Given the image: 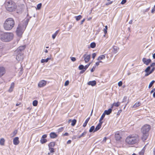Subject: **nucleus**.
I'll list each match as a JSON object with an SVG mask.
<instances>
[{
  "label": "nucleus",
  "instance_id": "nucleus-1",
  "mask_svg": "<svg viewBox=\"0 0 155 155\" xmlns=\"http://www.w3.org/2000/svg\"><path fill=\"white\" fill-rule=\"evenodd\" d=\"M29 20V19L27 18L18 25L16 31V34L19 37L22 36L28 25Z\"/></svg>",
  "mask_w": 155,
  "mask_h": 155
},
{
  "label": "nucleus",
  "instance_id": "nucleus-2",
  "mask_svg": "<svg viewBox=\"0 0 155 155\" xmlns=\"http://www.w3.org/2000/svg\"><path fill=\"white\" fill-rule=\"evenodd\" d=\"M15 22L12 18L7 19L5 21L4 27L5 29L6 30H9L11 29L14 26Z\"/></svg>",
  "mask_w": 155,
  "mask_h": 155
},
{
  "label": "nucleus",
  "instance_id": "nucleus-3",
  "mask_svg": "<svg viewBox=\"0 0 155 155\" xmlns=\"http://www.w3.org/2000/svg\"><path fill=\"white\" fill-rule=\"evenodd\" d=\"M138 138L137 136L130 135L127 136L125 139V142L127 144L133 145L137 143Z\"/></svg>",
  "mask_w": 155,
  "mask_h": 155
},
{
  "label": "nucleus",
  "instance_id": "nucleus-4",
  "mask_svg": "<svg viewBox=\"0 0 155 155\" xmlns=\"http://www.w3.org/2000/svg\"><path fill=\"white\" fill-rule=\"evenodd\" d=\"M13 37V34L12 33H2L0 36L1 40L4 41H8L12 40Z\"/></svg>",
  "mask_w": 155,
  "mask_h": 155
},
{
  "label": "nucleus",
  "instance_id": "nucleus-5",
  "mask_svg": "<svg viewBox=\"0 0 155 155\" xmlns=\"http://www.w3.org/2000/svg\"><path fill=\"white\" fill-rule=\"evenodd\" d=\"M5 7L8 11L9 12H13L16 8V6L15 2L11 1L6 3Z\"/></svg>",
  "mask_w": 155,
  "mask_h": 155
},
{
  "label": "nucleus",
  "instance_id": "nucleus-6",
  "mask_svg": "<svg viewBox=\"0 0 155 155\" xmlns=\"http://www.w3.org/2000/svg\"><path fill=\"white\" fill-rule=\"evenodd\" d=\"M151 127L150 125L146 124L144 125L141 128V132L143 134H148L150 129Z\"/></svg>",
  "mask_w": 155,
  "mask_h": 155
},
{
  "label": "nucleus",
  "instance_id": "nucleus-7",
  "mask_svg": "<svg viewBox=\"0 0 155 155\" xmlns=\"http://www.w3.org/2000/svg\"><path fill=\"white\" fill-rule=\"evenodd\" d=\"M150 69V67H148L145 70L144 72L146 73L144 75L145 77L147 76L152 73L155 70V67H153L151 70Z\"/></svg>",
  "mask_w": 155,
  "mask_h": 155
},
{
  "label": "nucleus",
  "instance_id": "nucleus-8",
  "mask_svg": "<svg viewBox=\"0 0 155 155\" xmlns=\"http://www.w3.org/2000/svg\"><path fill=\"white\" fill-rule=\"evenodd\" d=\"M47 84V81L42 80L40 81L38 84V87H42L45 86Z\"/></svg>",
  "mask_w": 155,
  "mask_h": 155
},
{
  "label": "nucleus",
  "instance_id": "nucleus-9",
  "mask_svg": "<svg viewBox=\"0 0 155 155\" xmlns=\"http://www.w3.org/2000/svg\"><path fill=\"white\" fill-rule=\"evenodd\" d=\"M83 57L85 62L86 63L89 61L91 58V55L90 54L87 55L85 54L84 55Z\"/></svg>",
  "mask_w": 155,
  "mask_h": 155
},
{
  "label": "nucleus",
  "instance_id": "nucleus-10",
  "mask_svg": "<svg viewBox=\"0 0 155 155\" xmlns=\"http://www.w3.org/2000/svg\"><path fill=\"white\" fill-rule=\"evenodd\" d=\"M142 61L144 64L147 65L151 62V60L150 59H147L146 58H143Z\"/></svg>",
  "mask_w": 155,
  "mask_h": 155
},
{
  "label": "nucleus",
  "instance_id": "nucleus-11",
  "mask_svg": "<svg viewBox=\"0 0 155 155\" xmlns=\"http://www.w3.org/2000/svg\"><path fill=\"white\" fill-rule=\"evenodd\" d=\"M5 69L3 67H0V77L3 75L5 73Z\"/></svg>",
  "mask_w": 155,
  "mask_h": 155
},
{
  "label": "nucleus",
  "instance_id": "nucleus-12",
  "mask_svg": "<svg viewBox=\"0 0 155 155\" xmlns=\"http://www.w3.org/2000/svg\"><path fill=\"white\" fill-rule=\"evenodd\" d=\"M23 54L21 53L18 54L16 56V59L19 61L23 60Z\"/></svg>",
  "mask_w": 155,
  "mask_h": 155
},
{
  "label": "nucleus",
  "instance_id": "nucleus-13",
  "mask_svg": "<svg viewBox=\"0 0 155 155\" xmlns=\"http://www.w3.org/2000/svg\"><path fill=\"white\" fill-rule=\"evenodd\" d=\"M119 132L117 131L115 133V138L117 140H120L121 138V136Z\"/></svg>",
  "mask_w": 155,
  "mask_h": 155
},
{
  "label": "nucleus",
  "instance_id": "nucleus-14",
  "mask_svg": "<svg viewBox=\"0 0 155 155\" xmlns=\"http://www.w3.org/2000/svg\"><path fill=\"white\" fill-rule=\"evenodd\" d=\"M19 138L18 137H16L14 138L13 140V143L15 145H18L19 143Z\"/></svg>",
  "mask_w": 155,
  "mask_h": 155
},
{
  "label": "nucleus",
  "instance_id": "nucleus-15",
  "mask_svg": "<svg viewBox=\"0 0 155 155\" xmlns=\"http://www.w3.org/2000/svg\"><path fill=\"white\" fill-rule=\"evenodd\" d=\"M102 122H100L98 124L96 128H95L94 132H95L99 130L101 128L102 125Z\"/></svg>",
  "mask_w": 155,
  "mask_h": 155
},
{
  "label": "nucleus",
  "instance_id": "nucleus-16",
  "mask_svg": "<svg viewBox=\"0 0 155 155\" xmlns=\"http://www.w3.org/2000/svg\"><path fill=\"white\" fill-rule=\"evenodd\" d=\"M15 87V83L12 82L11 83L10 88L8 90V91L9 92H12L14 88Z\"/></svg>",
  "mask_w": 155,
  "mask_h": 155
},
{
  "label": "nucleus",
  "instance_id": "nucleus-17",
  "mask_svg": "<svg viewBox=\"0 0 155 155\" xmlns=\"http://www.w3.org/2000/svg\"><path fill=\"white\" fill-rule=\"evenodd\" d=\"M148 136V134H143V135L141 137L142 140L143 141H144L146 140L147 139Z\"/></svg>",
  "mask_w": 155,
  "mask_h": 155
},
{
  "label": "nucleus",
  "instance_id": "nucleus-18",
  "mask_svg": "<svg viewBox=\"0 0 155 155\" xmlns=\"http://www.w3.org/2000/svg\"><path fill=\"white\" fill-rule=\"evenodd\" d=\"M112 109H109L107 110H106L104 111V113L105 115H108L110 114L112 112Z\"/></svg>",
  "mask_w": 155,
  "mask_h": 155
},
{
  "label": "nucleus",
  "instance_id": "nucleus-19",
  "mask_svg": "<svg viewBox=\"0 0 155 155\" xmlns=\"http://www.w3.org/2000/svg\"><path fill=\"white\" fill-rule=\"evenodd\" d=\"M96 81H93L88 82V84L89 85H91L92 86H94L96 85Z\"/></svg>",
  "mask_w": 155,
  "mask_h": 155
},
{
  "label": "nucleus",
  "instance_id": "nucleus-20",
  "mask_svg": "<svg viewBox=\"0 0 155 155\" xmlns=\"http://www.w3.org/2000/svg\"><path fill=\"white\" fill-rule=\"evenodd\" d=\"M50 137L51 138H56L57 137V135L54 132H52L50 134Z\"/></svg>",
  "mask_w": 155,
  "mask_h": 155
},
{
  "label": "nucleus",
  "instance_id": "nucleus-21",
  "mask_svg": "<svg viewBox=\"0 0 155 155\" xmlns=\"http://www.w3.org/2000/svg\"><path fill=\"white\" fill-rule=\"evenodd\" d=\"M140 105V102H137L135 103L133 106L132 107L134 108L137 107Z\"/></svg>",
  "mask_w": 155,
  "mask_h": 155
},
{
  "label": "nucleus",
  "instance_id": "nucleus-22",
  "mask_svg": "<svg viewBox=\"0 0 155 155\" xmlns=\"http://www.w3.org/2000/svg\"><path fill=\"white\" fill-rule=\"evenodd\" d=\"M51 59L50 58H47L46 59H42L41 60V63H44L45 62H47L49 60Z\"/></svg>",
  "mask_w": 155,
  "mask_h": 155
},
{
  "label": "nucleus",
  "instance_id": "nucleus-23",
  "mask_svg": "<svg viewBox=\"0 0 155 155\" xmlns=\"http://www.w3.org/2000/svg\"><path fill=\"white\" fill-rule=\"evenodd\" d=\"M55 143L54 142H51L49 143L48 144L49 148H53L55 146Z\"/></svg>",
  "mask_w": 155,
  "mask_h": 155
},
{
  "label": "nucleus",
  "instance_id": "nucleus-24",
  "mask_svg": "<svg viewBox=\"0 0 155 155\" xmlns=\"http://www.w3.org/2000/svg\"><path fill=\"white\" fill-rule=\"evenodd\" d=\"M25 46H22L19 47V48H18L17 49V51H22L25 49Z\"/></svg>",
  "mask_w": 155,
  "mask_h": 155
},
{
  "label": "nucleus",
  "instance_id": "nucleus-25",
  "mask_svg": "<svg viewBox=\"0 0 155 155\" xmlns=\"http://www.w3.org/2000/svg\"><path fill=\"white\" fill-rule=\"evenodd\" d=\"M120 103L119 102L114 103L112 105V107L114 106L116 107H118L120 105Z\"/></svg>",
  "mask_w": 155,
  "mask_h": 155
},
{
  "label": "nucleus",
  "instance_id": "nucleus-26",
  "mask_svg": "<svg viewBox=\"0 0 155 155\" xmlns=\"http://www.w3.org/2000/svg\"><path fill=\"white\" fill-rule=\"evenodd\" d=\"M105 58V56L104 55H102L100 56L97 58V60L98 61H101L103 59H104Z\"/></svg>",
  "mask_w": 155,
  "mask_h": 155
},
{
  "label": "nucleus",
  "instance_id": "nucleus-27",
  "mask_svg": "<svg viewBox=\"0 0 155 155\" xmlns=\"http://www.w3.org/2000/svg\"><path fill=\"white\" fill-rule=\"evenodd\" d=\"M5 140L3 138H2L0 140V144L1 145L3 146L4 145Z\"/></svg>",
  "mask_w": 155,
  "mask_h": 155
},
{
  "label": "nucleus",
  "instance_id": "nucleus-28",
  "mask_svg": "<svg viewBox=\"0 0 155 155\" xmlns=\"http://www.w3.org/2000/svg\"><path fill=\"white\" fill-rule=\"evenodd\" d=\"M59 32L58 30L55 33L52 35V38L54 39L55 38L56 36L57 35Z\"/></svg>",
  "mask_w": 155,
  "mask_h": 155
},
{
  "label": "nucleus",
  "instance_id": "nucleus-29",
  "mask_svg": "<svg viewBox=\"0 0 155 155\" xmlns=\"http://www.w3.org/2000/svg\"><path fill=\"white\" fill-rule=\"evenodd\" d=\"M118 49V48H117L116 47L114 46L113 47V52L114 54H116L117 52V50Z\"/></svg>",
  "mask_w": 155,
  "mask_h": 155
},
{
  "label": "nucleus",
  "instance_id": "nucleus-30",
  "mask_svg": "<svg viewBox=\"0 0 155 155\" xmlns=\"http://www.w3.org/2000/svg\"><path fill=\"white\" fill-rule=\"evenodd\" d=\"M49 150L50 152H49L48 153V155H49L50 154V153H53L54 152V149L53 148H49Z\"/></svg>",
  "mask_w": 155,
  "mask_h": 155
},
{
  "label": "nucleus",
  "instance_id": "nucleus-31",
  "mask_svg": "<svg viewBox=\"0 0 155 155\" xmlns=\"http://www.w3.org/2000/svg\"><path fill=\"white\" fill-rule=\"evenodd\" d=\"M74 18L77 21H78L82 18V16L81 15H79L78 16H75Z\"/></svg>",
  "mask_w": 155,
  "mask_h": 155
},
{
  "label": "nucleus",
  "instance_id": "nucleus-32",
  "mask_svg": "<svg viewBox=\"0 0 155 155\" xmlns=\"http://www.w3.org/2000/svg\"><path fill=\"white\" fill-rule=\"evenodd\" d=\"M47 141V140L45 139H43L41 138V139L40 140V142L42 143L43 144L45 143Z\"/></svg>",
  "mask_w": 155,
  "mask_h": 155
},
{
  "label": "nucleus",
  "instance_id": "nucleus-33",
  "mask_svg": "<svg viewBox=\"0 0 155 155\" xmlns=\"http://www.w3.org/2000/svg\"><path fill=\"white\" fill-rule=\"evenodd\" d=\"M105 116V114L103 113L99 120V122H102L103 123V122L102 121V120H103V119L104 118Z\"/></svg>",
  "mask_w": 155,
  "mask_h": 155
},
{
  "label": "nucleus",
  "instance_id": "nucleus-34",
  "mask_svg": "<svg viewBox=\"0 0 155 155\" xmlns=\"http://www.w3.org/2000/svg\"><path fill=\"white\" fill-rule=\"evenodd\" d=\"M96 46V44L94 42H92L90 44V47L92 48H94Z\"/></svg>",
  "mask_w": 155,
  "mask_h": 155
},
{
  "label": "nucleus",
  "instance_id": "nucleus-35",
  "mask_svg": "<svg viewBox=\"0 0 155 155\" xmlns=\"http://www.w3.org/2000/svg\"><path fill=\"white\" fill-rule=\"evenodd\" d=\"M154 82H155V81L154 80L152 81L150 83V84L149 85L148 88H150L153 85V84H154Z\"/></svg>",
  "mask_w": 155,
  "mask_h": 155
},
{
  "label": "nucleus",
  "instance_id": "nucleus-36",
  "mask_svg": "<svg viewBox=\"0 0 155 155\" xmlns=\"http://www.w3.org/2000/svg\"><path fill=\"white\" fill-rule=\"evenodd\" d=\"M145 148L144 147L141 151L140 152V155H143L145 152Z\"/></svg>",
  "mask_w": 155,
  "mask_h": 155
},
{
  "label": "nucleus",
  "instance_id": "nucleus-37",
  "mask_svg": "<svg viewBox=\"0 0 155 155\" xmlns=\"http://www.w3.org/2000/svg\"><path fill=\"white\" fill-rule=\"evenodd\" d=\"M95 127L94 126H92L90 128V129L89 130V131L90 132H91L93 131H94V129H95Z\"/></svg>",
  "mask_w": 155,
  "mask_h": 155
},
{
  "label": "nucleus",
  "instance_id": "nucleus-38",
  "mask_svg": "<svg viewBox=\"0 0 155 155\" xmlns=\"http://www.w3.org/2000/svg\"><path fill=\"white\" fill-rule=\"evenodd\" d=\"M76 122V120L75 119H74L72 121L71 124V126H74L75 125Z\"/></svg>",
  "mask_w": 155,
  "mask_h": 155
},
{
  "label": "nucleus",
  "instance_id": "nucleus-39",
  "mask_svg": "<svg viewBox=\"0 0 155 155\" xmlns=\"http://www.w3.org/2000/svg\"><path fill=\"white\" fill-rule=\"evenodd\" d=\"M38 101L36 100H35L33 101L32 104L34 106H37L38 104Z\"/></svg>",
  "mask_w": 155,
  "mask_h": 155
},
{
  "label": "nucleus",
  "instance_id": "nucleus-40",
  "mask_svg": "<svg viewBox=\"0 0 155 155\" xmlns=\"http://www.w3.org/2000/svg\"><path fill=\"white\" fill-rule=\"evenodd\" d=\"M107 26L106 25L105 27V28L104 29L103 31L104 34H106L107 32Z\"/></svg>",
  "mask_w": 155,
  "mask_h": 155
},
{
  "label": "nucleus",
  "instance_id": "nucleus-41",
  "mask_svg": "<svg viewBox=\"0 0 155 155\" xmlns=\"http://www.w3.org/2000/svg\"><path fill=\"white\" fill-rule=\"evenodd\" d=\"M78 68L80 70L84 69V66L83 65H80Z\"/></svg>",
  "mask_w": 155,
  "mask_h": 155
},
{
  "label": "nucleus",
  "instance_id": "nucleus-42",
  "mask_svg": "<svg viewBox=\"0 0 155 155\" xmlns=\"http://www.w3.org/2000/svg\"><path fill=\"white\" fill-rule=\"evenodd\" d=\"M41 6V4L40 3L39 4H38L37 6V9H40Z\"/></svg>",
  "mask_w": 155,
  "mask_h": 155
},
{
  "label": "nucleus",
  "instance_id": "nucleus-43",
  "mask_svg": "<svg viewBox=\"0 0 155 155\" xmlns=\"http://www.w3.org/2000/svg\"><path fill=\"white\" fill-rule=\"evenodd\" d=\"M17 130H15L13 133L12 134H11V135H12V137H14V136H15L16 135V134L17 133Z\"/></svg>",
  "mask_w": 155,
  "mask_h": 155
},
{
  "label": "nucleus",
  "instance_id": "nucleus-44",
  "mask_svg": "<svg viewBox=\"0 0 155 155\" xmlns=\"http://www.w3.org/2000/svg\"><path fill=\"white\" fill-rule=\"evenodd\" d=\"M155 63L154 62H153V63H152L150 66H149V67H150V68L151 67H155Z\"/></svg>",
  "mask_w": 155,
  "mask_h": 155
},
{
  "label": "nucleus",
  "instance_id": "nucleus-45",
  "mask_svg": "<svg viewBox=\"0 0 155 155\" xmlns=\"http://www.w3.org/2000/svg\"><path fill=\"white\" fill-rule=\"evenodd\" d=\"M90 64L91 63H89V64L86 65L84 67V69L85 70H86L87 69V68L88 67Z\"/></svg>",
  "mask_w": 155,
  "mask_h": 155
},
{
  "label": "nucleus",
  "instance_id": "nucleus-46",
  "mask_svg": "<svg viewBox=\"0 0 155 155\" xmlns=\"http://www.w3.org/2000/svg\"><path fill=\"white\" fill-rule=\"evenodd\" d=\"M127 97L125 96L124 97L122 102H125L127 99Z\"/></svg>",
  "mask_w": 155,
  "mask_h": 155
},
{
  "label": "nucleus",
  "instance_id": "nucleus-47",
  "mask_svg": "<svg viewBox=\"0 0 155 155\" xmlns=\"http://www.w3.org/2000/svg\"><path fill=\"white\" fill-rule=\"evenodd\" d=\"M69 84V82L68 81H66L64 83V86H67Z\"/></svg>",
  "mask_w": 155,
  "mask_h": 155
},
{
  "label": "nucleus",
  "instance_id": "nucleus-48",
  "mask_svg": "<svg viewBox=\"0 0 155 155\" xmlns=\"http://www.w3.org/2000/svg\"><path fill=\"white\" fill-rule=\"evenodd\" d=\"M87 123H88V122L87 121H86L85 120V122L84 123V124H83V127H85L86 126Z\"/></svg>",
  "mask_w": 155,
  "mask_h": 155
},
{
  "label": "nucleus",
  "instance_id": "nucleus-49",
  "mask_svg": "<svg viewBox=\"0 0 155 155\" xmlns=\"http://www.w3.org/2000/svg\"><path fill=\"white\" fill-rule=\"evenodd\" d=\"M112 2H113V1H109V2H107L106 3V5H109L111 4Z\"/></svg>",
  "mask_w": 155,
  "mask_h": 155
},
{
  "label": "nucleus",
  "instance_id": "nucleus-50",
  "mask_svg": "<svg viewBox=\"0 0 155 155\" xmlns=\"http://www.w3.org/2000/svg\"><path fill=\"white\" fill-rule=\"evenodd\" d=\"M86 132H84L83 133H82L81 134V137H84L86 134Z\"/></svg>",
  "mask_w": 155,
  "mask_h": 155
},
{
  "label": "nucleus",
  "instance_id": "nucleus-51",
  "mask_svg": "<svg viewBox=\"0 0 155 155\" xmlns=\"http://www.w3.org/2000/svg\"><path fill=\"white\" fill-rule=\"evenodd\" d=\"M118 84L119 86H121L122 85V82L121 81H120L118 83Z\"/></svg>",
  "mask_w": 155,
  "mask_h": 155
},
{
  "label": "nucleus",
  "instance_id": "nucleus-52",
  "mask_svg": "<svg viewBox=\"0 0 155 155\" xmlns=\"http://www.w3.org/2000/svg\"><path fill=\"white\" fill-rule=\"evenodd\" d=\"M71 60L72 61H76V58L74 57H71Z\"/></svg>",
  "mask_w": 155,
  "mask_h": 155
},
{
  "label": "nucleus",
  "instance_id": "nucleus-53",
  "mask_svg": "<svg viewBox=\"0 0 155 155\" xmlns=\"http://www.w3.org/2000/svg\"><path fill=\"white\" fill-rule=\"evenodd\" d=\"M126 2V0H122L121 2V4H124Z\"/></svg>",
  "mask_w": 155,
  "mask_h": 155
},
{
  "label": "nucleus",
  "instance_id": "nucleus-54",
  "mask_svg": "<svg viewBox=\"0 0 155 155\" xmlns=\"http://www.w3.org/2000/svg\"><path fill=\"white\" fill-rule=\"evenodd\" d=\"M96 54L95 53H93L92 54V56L93 58V59H94V58H95V57H96Z\"/></svg>",
  "mask_w": 155,
  "mask_h": 155
},
{
  "label": "nucleus",
  "instance_id": "nucleus-55",
  "mask_svg": "<svg viewBox=\"0 0 155 155\" xmlns=\"http://www.w3.org/2000/svg\"><path fill=\"white\" fill-rule=\"evenodd\" d=\"M63 130V127H61V128L58 129V132L62 131Z\"/></svg>",
  "mask_w": 155,
  "mask_h": 155
},
{
  "label": "nucleus",
  "instance_id": "nucleus-56",
  "mask_svg": "<svg viewBox=\"0 0 155 155\" xmlns=\"http://www.w3.org/2000/svg\"><path fill=\"white\" fill-rule=\"evenodd\" d=\"M47 137V135H46V134L43 135L42 136L41 138L45 139V138H46Z\"/></svg>",
  "mask_w": 155,
  "mask_h": 155
},
{
  "label": "nucleus",
  "instance_id": "nucleus-57",
  "mask_svg": "<svg viewBox=\"0 0 155 155\" xmlns=\"http://www.w3.org/2000/svg\"><path fill=\"white\" fill-rule=\"evenodd\" d=\"M100 62H102V61H98V62H97L96 63V64H96V66H98V65H99V63H100Z\"/></svg>",
  "mask_w": 155,
  "mask_h": 155
},
{
  "label": "nucleus",
  "instance_id": "nucleus-58",
  "mask_svg": "<svg viewBox=\"0 0 155 155\" xmlns=\"http://www.w3.org/2000/svg\"><path fill=\"white\" fill-rule=\"evenodd\" d=\"M85 20V18H84L83 20H82L81 21V25H82L83 24V22Z\"/></svg>",
  "mask_w": 155,
  "mask_h": 155
},
{
  "label": "nucleus",
  "instance_id": "nucleus-59",
  "mask_svg": "<svg viewBox=\"0 0 155 155\" xmlns=\"http://www.w3.org/2000/svg\"><path fill=\"white\" fill-rule=\"evenodd\" d=\"M155 91V88L153 89L150 91V93L151 94H152V93L153 92Z\"/></svg>",
  "mask_w": 155,
  "mask_h": 155
},
{
  "label": "nucleus",
  "instance_id": "nucleus-60",
  "mask_svg": "<svg viewBox=\"0 0 155 155\" xmlns=\"http://www.w3.org/2000/svg\"><path fill=\"white\" fill-rule=\"evenodd\" d=\"M95 67H93L92 68L91 70V72H93L94 71V69H95Z\"/></svg>",
  "mask_w": 155,
  "mask_h": 155
},
{
  "label": "nucleus",
  "instance_id": "nucleus-61",
  "mask_svg": "<svg viewBox=\"0 0 155 155\" xmlns=\"http://www.w3.org/2000/svg\"><path fill=\"white\" fill-rule=\"evenodd\" d=\"M155 11V7H154L151 11V12L152 13H153Z\"/></svg>",
  "mask_w": 155,
  "mask_h": 155
},
{
  "label": "nucleus",
  "instance_id": "nucleus-62",
  "mask_svg": "<svg viewBox=\"0 0 155 155\" xmlns=\"http://www.w3.org/2000/svg\"><path fill=\"white\" fill-rule=\"evenodd\" d=\"M85 71V70L84 69H83V70L81 71L80 72V73L82 74V73H83Z\"/></svg>",
  "mask_w": 155,
  "mask_h": 155
},
{
  "label": "nucleus",
  "instance_id": "nucleus-63",
  "mask_svg": "<svg viewBox=\"0 0 155 155\" xmlns=\"http://www.w3.org/2000/svg\"><path fill=\"white\" fill-rule=\"evenodd\" d=\"M69 135V134L68 133H65L64 134V136H68Z\"/></svg>",
  "mask_w": 155,
  "mask_h": 155
},
{
  "label": "nucleus",
  "instance_id": "nucleus-64",
  "mask_svg": "<svg viewBox=\"0 0 155 155\" xmlns=\"http://www.w3.org/2000/svg\"><path fill=\"white\" fill-rule=\"evenodd\" d=\"M153 59H155V53L153 54Z\"/></svg>",
  "mask_w": 155,
  "mask_h": 155
}]
</instances>
